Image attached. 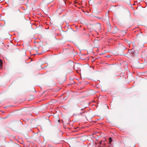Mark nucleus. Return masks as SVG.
I'll return each mask as SVG.
<instances>
[{
  "label": "nucleus",
  "mask_w": 147,
  "mask_h": 147,
  "mask_svg": "<svg viewBox=\"0 0 147 147\" xmlns=\"http://www.w3.org/2000/svg\"><path fill=\"white\" fill-rule=\"evenodd\" d=\"M93 28L96 30H100L101 29L100 25L99 24L97 23L93 26Z\"/></svg>",
  "instance_id": "obj_1"
},
{
  "label": "nucleus",
  "mask_w": 147,
  "mask_h": 147,
  "mask_svg": "<svg viewBox=\"0 0 147 147\" xmlns=\"http://www.w3.org/2000/svg\"><path fill=\"white\" fill-rule=\"evenodd\" d=\"M74 64V63L72 61H69L67 63V66L69 67L73 68Z\"/></svg>",
  "instance_id": "obj_2"
},
{
  "label": "nucleus",
  "mask_w": 147,
  "mask_h": 147,
  "mask_svg": "<svg viewBox=\"0 0 147 147\" xmlns=\"http://www.w3.org/2000/svg\"><path fill=\"white\" fill-rule=\"evenodd\" d=\"M73 68L74 70L77 71L80 69V65L78 64H74Z\"/></svg>",
  "instance_id": "obj_3"
},
{
  "label": "nucleus",
  "mask_w": 147,
  "mask_h": 147,
  "mask_svg": "<svg viewBox=\"0 0 147 147\" xmlns=\"http://www.w3.org/2000/svg\"><path fill=\"white\" fill-rule=\"evenodd\" d=\"M112 30H113V33L114 34L117 33L118 31V29L116 26H115V28L113 27L111 28Z\"/></svg>",
  "instance_id": "obj_4"
},
{
  "label": "nucleus",
  "mask_w": 147,
  "mask_h": 147,
  "mask_svg": "<svg viewBox=\"0 0 147 147\" xmlns=\"http://www.w3.org/2000/svg\"><path fill=\"white\" fill-rule=\"evenodd\" d=\"M130 54L132 57H133L134 56L136 55V53L134 51L132 50L130 51Z\"/></svg>",
  "instance_id": "obj_5"
},
{
  "label": "nucleus",
  "mask_w": 147,
  "mask_h": 147,
  "mask_svg": "<svg viewBox=\"0 0 147 147\" xmlns=\"http://www.w3.org/2000/svg\"><path fill=\"white\" fill-rule=\"evenodd\" d=\"M142 55L145 57H147V50L143 52Z\"/></svg>",
  "instance_id": "obj_6"
},
{
  "label": "nucleus",
  "mask_w": 147,
  "mask_h": 147,
  "mask_svg": "<svg viewBox=\"0 0 147 147\" xmlns=\"http://www.w3.org/2000/svg\"><path fill=\"white\" fill-rule=\"evenodd\" d=\"M25 19V18L24 16H22L21 17H20L19 18V20H23Z\"/></svg>",
  "instance_id": "obj_7"
},
{
  "label": "nucleus",
  "mask_w": 147,
  "mask_h": 147,
  "mask_svg": "<svg viewBox=\"0 0 147 147\" xmlns=\"http://www.w3.org/2000/svg\"><path fill=\"white\" fill-rule=\"evenodd\" d=\"M107 25H108V30H110L111 29V26L110 24V23L109 22L108 24H107Z\"/></svg>",
  "instance_id": "obj_8"
},
{
  "label": "nucleus",
  "mask_w": 147,
  "mask_h": 147,
  "mask_svg": "<svg viewBox=\"0 0 147 147\" xmlns=\"http://www.w3.org/2000/svg\"><path fill=\"white\" fill-rule=\"evenodd\" d=\"M3 65L2 61L0 59V67L1 68Z\"/></svg>",
  "instance_id": "obj_9"
},
{
  "label": "nucleus",
  "mask_w": 147,
  "mask_h": 147,
  "mask_svg": "<svg viewBox=\"0 0 147 147\" xmlns=\"http://www.w3.org/2000/svg\"><path fill=\"white\" fill-rule=\"evenodd\" d=\"M112 142V138L110 137L109 138V143L110 144Z\"/></svg>",
  "instance_id": "obj_10"
},
{
  "label": "nucleus",
  "mask_w": 147,
  "mask_h": 147,
  "mask_svg": "<svg viewBox=\"0 0 147 147\" xmlns=\"http://www.w3.org/2000/svg\"><path fill=\"white\" fill-rule=\"evenodd\" d=\"M74 141H75V140H73V141H71V142H70V144H71V145L72 146H73V145L72 144V143L73 142H74Z\"/></svg>",
  "instance_id": "obj_11"
},
{
  "label": "nucleus",
  "mask_w": 147,
  "mask_h": 147,
  "mask_svg": "<svg viewBox=\"0 0 147 147\" xmlns=\"http://www.w3.org/2000/svg\"><path fill=\"white\" fill-rule=\"evenodd\" d=\"M106 20L108 21L109 20V18L108 16H107L106 17Z\"/></svg>",
  "instance_id": "obj_12"
},
{
  "label": "nucleus",
  "mask_w": 147,
  "mask_h": 147,
  "mask_svg": "<svg viewBox=\"0 0 147 147\" xmlns=\"http://www.w3.org/2000/svg\"><path fill=\"white\" fill-rule=\"evenodd\" d=\"M103 142H104V141H101L100 142L99 144H102Z\"/></svg>",
  "instance_id": "obj_13"
},
{
  "label": "nucleus",
  "mask_w": 147,
  "mask_h": 147,
  "mask_svg": "<svg viewBox=\"0 0 147 147\" xmlns=\"http://www.w3.org/2000/svg\"><path fill=\"white\" fill-rule=\"evenodd\" d=\"M36 52H37L38 51V48H36Z\"/></svg>",
  "instance_id": "obj_14"
}]
</instances>
